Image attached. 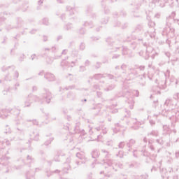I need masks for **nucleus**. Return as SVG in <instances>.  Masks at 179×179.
<instances>
[{
	"label": "nucleus",
	"mask_w": 179,
	"mask_h": 179,
	"mask_svg": "<svg viewBox=\"0 0 179 179\" xmlns=\"http://www.w3.org/2000/svg\"><path fill=\"white\" fill-rule=\"evenodd\" d=\"M176 16V13H172L171 17H169L167 18L166 25L168 26V30H169V33H171L172 34H174V31L176 30L174 28H171V22H174V20H176L178 22V24H179V17L178 18H174Z\"/></svg>",
	"instance_id": "nucleus-1"
},
{
	"label": "nucleus",
	"mask_w": 179,
	"mask_h": 179,
	"mask_svg": "<svg viewBox=\"0 0 179 179\" xmlns=\"http://www.w3.org/2000/svg\"><path fill=\"white\" fill-rule=\"evenodd\" d=\"M164 106L167 107V111H173V110H176V107H177V101L168 99L165 101Z\"/></svg>",
	"instance_id": "nucleus-2"
},
{
	"label": "nucleus",
	"mask_w": 179,
	"mask_h": 179,
	"mask_svg": "<svg viewBox=\"0 0 179 179\" xmlns=\"http://www.w3.org/2000/svg\"><path fill=\"white\" fill-rule=\"evenodd\" d=\"M100 156V152H99V150H94L92 152V157L94 159V162H96V159Z\"/></svg>",
	"instance_id": "nucleus-3"
},
{
	"label": "nucleus",
	"mask_w": 179,
	"mask_h": 179,
	"mask_svg": "<svg viewBox=\"0 0 179 179\" xmlns=\"http://www.w3.org/2000/svg\"><path fill=\"white\" fill-rule=\"evenodd\" d=\"M153 51V48L151 46H148L146 50V57L145 59H149V54Z\"/></svg>",
	"instance_id": "nucleus-4"
},
{
	"label": "nucleus",
	"mask_w": 179,
	"mask_h": 179,
	"mask_svg": "<svg viewBox=\"0 0 179 179\" xmlns=\"http://www.w3.org/2000/svg\"><path fill=\"white\" fill-rule=\"evenodd\" d=\"M135 143H136V141L135 140L130 139L129 141V142L127 143V148L131 149V148H132L134 146V145H135Z\"/></svg>",
	"instance_id": "nucleus-5"
},
{
	"label": "nucleus",
	"mask_w": 179,
	"mask_h": 179,
	"mask_svg": "<svg viewBox=\"0 0 179 179\" xmlns=\"http://www.w3.org/2000/svg\"><path fill=\"white\" fill-rule=\"evenodd\" d=\"M106 164H108V166H109V168L110 169V170H114V161L113 159H109L107 161Z\"/></svg>",
	"instance_id": "nucleus-6"
},
{
	"label": "nucleus",
	"mask_w": 179,
	"mask_h": 179,
	"mask_svg": "<svg viewBox=\"0 0 179 179\" xmlns=\"http://www.w3.org/2000/svg\"><path fill=\"white\" fill-rule=\"evenodd\" d=\"M101 152L103 156H105L106 159H109V157L111 156V154L104 149L101 150Z\"/></svg>",
	"instance_id": "nucleus-7"
},
{
	"label": "nucleus",
	"mask_w": 179,
	"mask_h": 179,
	"mask_svg": "<svg viewBox=\"0 0 179 179\" xmlns=\"http://www.w3.org/2000/svg\"><path fill=\"white\" fill-rule=\"evenodd\" d=\"M149 135H151L152 136H159V131L152 130L150 133L148 134V136Z\"/></svg>",
	"instance_id": "nucleus-8"
},
{
	"label": "nucleus",
	"mask_w": 179,
	"mask_h": 179,
	"mask_svg": "<svg viewBox=\"0 0 179 179\" xmlns=\"http://www.w3.org/2000/svg\"><path fill=\"white\" fill-rule=\"evenodd\" d=\"M168 29H169V26H167V27L164 28V30H163L164 36H168V34L170 33V30H169Z\"/></svg>",
	"instance_id": "nucleus-9"
},
{
	"label": "nucleus",
	"mask_w": 179,
	"mask_h": 179,
	"mask_svg": "<svg viewBox=\"0 0 179 179\" xmlns=\"http://www.w3.org/2000/svg\"><path fill=\"white\" fill-rule=\"evenodd\" d=\"M93 78L94 79L99 80V79H101V78H103V74H95Z\"/></svg>",
	"instance_id": "nucleus-10"
},
{
	"label": "nucleus",
	"mask_w": 179,
	"mask_h": 179,
	"mask_svg": "<svg viewBox=\"0 0 179 179\" xmlns=\"http://www.w3.org/2000/svg\"><path fill=\"white\" fill-rule=\"evenodd\" d=\"M116 157H120V159H122V157H124V152L122 151H119L118 154H116Z\"/></svg>",
	"instance_id": "nucleus-11"
},
{
	"label": "nucleus",
	"mask_w": 179,
	"mask_h": 179,
	"mask_svg": "<svg viewBox=\"0 0 179 179\" xmlns=\"http://www.w3.org/2000/svg\"><path fill=\"white\" fill-rule=\"evenodd\" d=\"M129 104H130L129 107L130 109L132 110L134 108V104H135V102L134 101V99H131L130 102H129Z\"/></svg>",
	"instance_id": "nucleus-12"
},
{
	"label": "nucleus",
	"mask_w": 179,
	"mask_h": 179,
	"mask_svg": "<svg viewBox=\"0 0 179 179\" xmlns=\"http://www.w3.org/2000/svg\"><path fill=\"white\" fill-rule=\"evenodd\" d=\"M128 52H129V50H128V48H123V49H122L123 55H127V54H128Z\"/></svg>",
	"instance_id": "nucleus-13"
},
{
	"label": "nucleus",
	"mask_w": 179,
	"mask_h": 179,
	"mask_svg": "<svg viewBox=\"0 0 179 179\" xmlns=\"http://www.w3.org/2000/svg\"><path fill=\"white\" fill-rule=\"evenodd\" d=\"M143 152V156H146L147 157H148V156H150V153H149V152L146 151L145 150H142Z\"/></svg>",
	"instance_id": "nucleus-14"
},
{
	"label": "nucleus",
	"mask_w": 179,
	"mask_h": 179,
	"mask_svg": "<svg viewBox=\"0 0 179 179\" xmlns=\"http://www.w3.org/2000/svg\"><path fill=\"white\" fill-rule=\"evenodd\" d=\"M173 99L176 101H177V100H179V93L176 92L173 94Z\"/></svg>",
	"instance_id": "nucleus-15"
},
{
	"label": "nucleus",
	"mask_w": 179,
	"mask_h": 179,
	"mask_svg": "<svg viewBox=\"0 0 179 179\" xmlns=\"http://www.w3.org/2000/svg\"><path fill=\"white\" fill-rule=\"evenodd\" d=\"M124 146H125L124 142H120L118 145L119 149H124Z\"/></svg>",
	"instance_id": "nucleus-16"
},
{
	"label": "nucleus",
	"mask_w": 179,
	"mask_h": 179,
	"mask_svg": "<svg viewBox=\"0 0 179 179\" xmlns=\"http://www.w3.org/2000/svg\"><path fill=\"white\" fill-rule=\"evenodd\" d=\"M157 143H159V145H163L164 143V141H163V139L159 138L156 140Z\"/></svg>",
	"instance_id": "nucleus-17"
},
{
	"label": "nucleus",
	"mask_w": 179,
	"mask_h": 179,
	"mask_svg": "<svg viewBox=\"0 0 179 179\" xmlns=\"http://www.w3.org/2000/svg\"><path fill=\"white\" fill-rule=\"evenodd\" d=\"M106 146L113 147V140L108 141L106 142Z\"/></svg>",
	"instance_id": "nucleus-18"
},
{
	"label": "nucleus",
	"mask_w": 179,
	"mask_h": 179,
	"mask_svg": "<svg viewBox=\"0 0 179 179\" xmlns=\"http://www.w3.org/2000/svg\"><path fill=\"white\" fill-rule=\"evenodd\" d=\"M114 87H115V86H114V85H110V86H109L108 88L105 89V90H106V92H108V91H110V90H113V89H114Z\"/></svg>",
	"instance_id": "nucleus-19"
},
{
	"label": "nucleus",
	"mask_w": 179,
	"mask_h": 179,
	"mask_svg": "<svg viewBox=\"0 0 179 179\" xmlns=\"http://www.w3.org/2000/svg\"><path fill=\"white\" fill-rule=\"evenodd\" d=\"M148 143H149V146H150V148L151 149V150H155V147H153V145H152V141H149Z\"/></svg>",
	"instance_id": "nucleus-20"
},
{
	"label": "nucleus",
	"mask_w": 179,
	"mask_h": 179,
	"mask_svg": "<svg viewBox=\"0 0 179 179\" xmlns=\"http://www.w3.org/2000/svg\"><path fill=\"white\" fill-rule=\"evenodd\" d=\"M148 26H149V27H155V22H152V21H150L148 22Z\"/></svg>",
	"instance_id": "nucleus-21"
},
{
	"label": "nucleus",
	"mask_w": 179,
	"mask_h": 179,
	"mask_svg": "<svg viewBox=\"0 0 179 179\" xmlns=\"http://www.w3.org/2000/svg\"><path fill=\"white\" fill-rule=\"evenodd\" d=\"M102 134L103 135H106V134H107V129L106 128L102 129Z\"/></svg>",
	"instance_id": "nucleus-22"
},
{
	"label": "nucleus",
	"mask_w": 179,
	"mask_h": 179,
	"mask_svg": "<svg viewBox=\"0 0 179 179\" xmlns=\"http://www.w3.org/2000/svg\"><path fill=\"white\" fill-rule=\"evenodd\" d=\"M113 130L114 134H117V132H118L120 131V129L114 128Z\"/></svg>",
	"instance_id": "nucleus-23"
},
{
	"label": "nucleus",
	"mask_w": 179,
	"mask_h": 179,
	"mask_svg": "<svg viewBox=\"0 0 179 179\" xmlns=\"http://www.w3.org/2000/svg\"><path fill=\"white\" fill-rule=\"evenodd\" d=\"M107 76L109 79H113L114 78V76L111 75V74H107Z\"/></svg>",
	"instance_id": "nucleus-24"
},
{
	"label": "nucleus",
	"mask_w": 179,
	"mask_h": 179,
	"mask_svg": "<svg viewBox=\"0 0 179 179\" xmlns=\"http://www.w3.org/2000/svg\"><path fill=\"white\" fill-rule=\"evenodd\" d=\"M139 69H140V71H144L145 70V66H140Z\"/></svg>",
	"instance_id": "nucleus-25"
},
{
	"label": "nucleus",
	"mask_w": 179,
	"mask_h": 179,
	"mask_svg": "<svg viewBox=\"0 0 179 179\" xmlns=\"http://www.w3.org/2000/svg\"><path fill=\"white\" fill-rule=\"evenodd\" d=\"M134 121V122H133L134 124H136V125H141V123L139 122H136V120H133Z\"/></svg>",
	"instance_id": "nucleus-26"
},
{
	"label": "nucleus",
	"mask_w": 179,
	"mask_h": 179,
	"mask_svg": "<svg viewBox=\"0 0 179 179\" xmlns=\"http://www.w3.org/2000/svg\"><path fill=\"white\" fill-rule=\"evenodd\" d=\"M159 54H157V52H155V54L152 55L151 56V58H152V59H155V57H156V55H158Z\"/></svg>",
	"instance_id": "nucleus-27"
},
{
	"label": "nucleus",
	"mask_w": 179,
	"mask_h": 179,
	"mask_svg": "<svg viewBox=\"0 0 179 179\" xmlns=\"http://www.w3.org/2000/svg\"><path fill=\"white\" fill-rule=\"evenodd\" d=\"M175 156H176V159H178V157H179V152H176L175 153Z\"/></svg>",
	"instance_id": "nucleus-28"
},
{
	"label": "nucleus",
	"mask_w": 179,
	"mask_h": 179,
	"mask_svg": "<svg viewBox=\"0 0 179 179\" xmlns=\"http://www.w3.org/2000/svg\"><path fill=\"white\" fill-rule=\"evenodd\" d=\"M165 55L168 57V58H170V52H165Z\"/></svg>",
	"instance_id": "nucleus-29"
},
{
	"label": "nucleus",
	"mask_w": 179,
	"mask_h": 179,
	"mask_svg": "<svg viewBox=\"0 0 179 179\" xmlns=\"http://www.w3.org/2000/svg\"><path fill=\"white\" fill-rule=\"evenodd\" d=\"M121 68H122V69H125V68H127V65L122 64Z\"/></svg>",
	"instance_id": "nucleus-30"
},
{
	"label": "nucleus",
	"mask_w": 179,
	"mask_h": 179,
	"mask_svg": "<svg viewBox=\"0 0 179 179\" xmlns=\"http://www.w3.org/2000/svg\"><path fill=\"white\" fill-rule=\"evenodd\" d=\"M150 124L151 125H155V121H153V120H150Z\"/></svg>",
	"instance_id": "nucleus-31"
},
{
	"label": "nucleus",
	"mask_w": 179,
	"mask_h": 179,
	"mask_svg": "<svg viewBox=\"0 0 179 179\" xmlns=\"http://www.w3.org/2000/svg\"><path fill=\"white\" fill-rule=\"evenodd\" d=\"M136 152V150H134V152H133V156L134 157H138V156H136V154H135V152Z\"/></svg>",
	"instance_id": "nucleus-32"
},
{
	"label": "nucleus",
	"mask_w": 179,
	"mask_h": 179,
	"mask_svg": "<svg viewBox=\"0 0 179 179\" xmlns=\"http://www.w3.org/2000/svg\"><path fill=\"white\" fill-rule=\"evenodd\" d=\"M100 65L101 64L100 63H96V68H100Z\"/></svg>",
	"instance_id": "nucleus-33"
},
{
	"label": "nucleus",
	"mask_w": 179,
	"mask_h": 179,
	"mask_svg": "<svg viewBox=\"0 0 179 179\" xmlns=\"http://www.w3.org/2000/svg\"><path fill=\"white\" fill-rule=\"evenodd\" d=\"M136 97H138V96H139V92L138 91V90H136Z\"/></svg>",
	"instance_id": "nucleus-34"
},
{
	"label": "nucleus",
	"mask_w": 179,
	"mask_h": 179,
	"mask_svg": "<svg viewBox=\"0 0 179 179\" xmlns=\"http://www.w3.org/2000/svg\"><path fill=\"white\" fill-rule=\"evenodd\" d=\"M118 57H120V55H115L113 57V58H118Z\"/></svg>",
	"instance_id": "nucleus-35"
},
{
	"label": "nucleus",
	"mask_w": 179,
	"mask_h": 179,
	"mask_svg": "<svg viewBox=\"0 0 179 179\" xmlns=\"http://www.w3.org/2000/svg\"><path fill=\"white\" fill-rule=\"evenodd\" d=\"M100 138H101V135H98V136H96V139H100Z\"/></svg>",
	"instance_id": "nucleus-36"
},
{
	"label": "nucleus",
	"mask_w": 179,
	"mask_h": 179,
	"mask_svg": "<svg viewBox=\"0 0 179 179\" xmlns=\"http://www.w3.org/2000/svg\"><path fill=\"white\" fill-rule=\"evenodd\" d=\"M94 88L95 89H100V87H99L98 85H94Z\"/></svg>",
	"instance_id": "nucleus-37"
},
{
	"label": "nucleus",
	"mask_w": 179,
	"mask_h": 179,
	"mask_svg": "<svg viewBox=\"0 0 179 179\" xmlns=\"http://www.w3.org/2000/svg\"><path fill=\"white\" fill-rule=\"evenodd\" d=\"M118 166L120 167V169H122V164H119Z\"/></svg>",
	"instance_id": "nucleus-38"
},
{
	"label": "nucleus",
	"mask_w": 179,
	"mask_h": 179,
	"mask_svg": "<svg viewBox=\"0 0 179 179\" xmlns=\"http://www.w3.org/2000/svg\"><path fill=\"white\" fill-rule=\"evenodd\" d=\"M143 141L144 142H148V139L146 138H144Z\"/></svg>",
	"instance_id": "nucleus-39"
},
{
	"label": "nucleus",
	"mask_w": 179,
	"mask_h": 179,
	"mask_svg": "<svg viewBox=\"0 0 179 179\" xmlns=\"http://www.w3.org/2000/svg\"><path fill=\"white\" fill-rule=\"evenodd\" d=\"M96 131H100V127H97Z\"/></svg>",
	"instance_id": "nucleus-40"
},
{
	"label": "nucleus",
	"mask_w": 179,
	"mask_h": 179,
	"mask_svg": "<svg viewBox=\"0 0 179 179\" xmlns=\"http://www.w3.org/2000/svg\"><path fill=\"white\" fill-rule=\"evenodd\" d=\"M126 113H127V114L129 115V113H131L130 111H126Z\"/></svg>",
	"instance_id": "nucleus-41"
},
{
	"label": "nucleus",
	"mask_w": 179,
	"mask_h": 179,
	"mask_svg": "<svg viewBox=\"0 0 179 179\" xmlns=\"http://www.w3.org/2000/svg\"><path fill=\"white\" fill-rule=\"evenodd\" d=\"M104 173V171H101L100 172V174H103Z\"/></svg>",
	"instance_id": "nucleus-42"
},
{
	"label": "nucleus",
	"mask_w": 179,
	"mask_h": 179,
	"mask_svg": "<svg viewBox=\"0 0 179 179\" xmlns=\"http://www.w3.org/2000/svg\"><path fill=\"white\" fill-rule=\"evenodd\" d=\"M116 127H120V124L118 123L116 124Z\"/></svg>",
	"instance_id": "nucleus-43"
},
{
	"label": "nucleus",
	"mask_w": 179,
	"mask_h": 179,
	"mask_svg": "<svg viewBox=\"0 0 179 179\" xmlns=\"http://www.w3.org/2000/svg\"><path fill=\"white\" fill-rule=\"evenodd\" d=\"M178 80H176V85H178Z\"/></svg>",
	"instance_id": "nucleus-44"
},
{
	"label": "nucleus",
	"mask_w": 179,
	"mask_h": 179,
	"mask_svg": "<svg viewBox=\"0 0 179 179\" xmlns=\"http://www.w3.org/2000/svg\"><path fill=\"white\" fill-rule=\"evenodd\" d=\"M167 146H170V143H167Z\"/></svg>",
	"instance_id": "nucleus-45"
},
{
	"label": "nucleus",
	"mask_w": 179,
	"mask_h": 179,
	"mask_svg": "<svg viewBox=\"0 0 179 179\" xmlns=\"http://www.w3.org/2000/svg\"><path fill=\"white\" fill-rule=\"evenodd\" d=\"M167 72H168L169 73H170V71L167 70Z\"/></svg>",
	"instance_id": "nucleus-46"
},
{
	"label": "nucleus",
	"mask_w": 179,
	"mask_h": 179,
	"mask_svg": "<svg viewBox=\"0 0 179 179\" xmlns=\"http://www.w3.org/2000/svg\"><path fill=\"white\" fill-rule=\"evenodd\" d=\"M134 129H138V127H134Z\"/></svg>",
	"instance_id": "nucleus-47"
},
{
	"label": "nucleus",
	"mask_w": 179,
	"mask_h": 179,
	"mask_svg": "<svg viewBox=\"0 0 179 179\" xmlns=\"http://www.w3.org/2000/svg\"><path fill=\"white\" fill-rule=\"evenodd\" d=\"M114 113H117V110H114Z\"/></svg>",
	"instance_id": "nucleus-48"
},
{
	"label": "nucleus",
	"mask_w": 179,
	"mask_h": 179,
	"mask_svg": "<svg viewBox=\"0 0 179 179\" xmlns=\"http://www.w3.org/2000/svg\"><path fill=\"white\" fill-rule=\"evenodd\" d=\"M115 68H116V69H117V68H118V66H116Z\"/></svg>",
	"instance_id": "nucleus-49"
},
{
	"label": "nucleus",
	"mask_w": 179,
	"mask_h": 179,
	"mask_svg": "<svg viewBox=\"0 0 179 179\" xmlns=\"http://www.w3.org/2000/svg\"><path fill=\"white\" fill-rule=\"evenodd\" d=\"M91 141H94V139H91Z\"/></svg>",
	"instance_id": "nucleus-50"
}]
</instances>
